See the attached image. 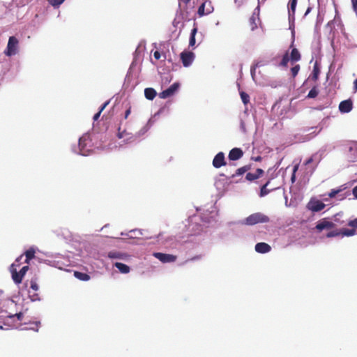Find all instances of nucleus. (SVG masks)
<instances>
[{"label": "nucleus", "instance_id": "1", "mask_svg": "<svg viewBox=\"0 0 357 357\" xmlns=\"http://www.w3.org/2000/svg\"><path fill=\"white\" fill-rule=\"evenodd\" d=\"M270 220L269 218L262 213L257 212L250 215L244 220L248 225H254L258 223H266Z\"/></svg>", "mask_w": 357, "mask_h": 357}, {"label": "nucleus", "instance_id": "2", "mask_svg": "<svg viewBox=\"0 0 357 357\" xmlns=\"http://www.w3.org/2000/svg\"><path fill=\"white\" fill-rule=\"evenodd\" d=\"M19 264H16L15 263L13 264L10 267V272L12 274V279L15 282V284H19L22 282L24 276L25 275L26 271L29 270L28 266H23L21 270L17 272L15 266H18Z\"/></svg>", "mask_w": 357, "mask_h": 357}, {"label": "nucleus", "instance_id": "3", "mask_svg": "<svg viewBox=\"0 0 357 357\" xmlns=\"http://www.w3.org/2000/svg\"><path fill=\"white\" fill-rule=\"evenodd\" d=\"M13 305V303L9 302H2L0 301V317L1 318H13L17 317V320L21 321L23 317V314L22 312L13 314L11 312H8L6 310L3 308H7L8 305Z\"/></svg>", "mask_w": 357, "mask_h": 357}, {"label": "nucleus", "instance_id": "4", "mask_svg": "<svg viewBox=\"0 0 357 357\" xmlns=\"http://www.w3.org/2000/svg\"><path fill=\"white\" fill-rule=\"evenodd\" d=\"M19 41L15 36H10L8 39L6 50L4 51V54L10 56L15 55L17 52Z\"/></svg>", "mask_w": 357, "mask_h": 357}, {"label": "nucleus", "instance_id": "5", "mask_svg": "<svg viewBox=\"0 0 357 357\" xmlns=\"http://www.w3.org/2000/svg\"><path fill=\"white\" fill-rule=\"evenodd\" d=\"M213 11V6L211 1L204 0L202 5L199 7L197 13L199 17L208 15Z\"/></svg>", "mask_w": 357, "mask_h": 357}, {"label": "nucleus", "instance_id": "6", "mask_svg": "<svg viewBox=\"0 0 357 357\" xmlns=\"http://www.w3.org/2000/svg\"><path fill=\"white\" fill-rule=\"evenodd\" d=\"M195 57V54L190 51H183L180 54V58L184 67L190 66L192 63Z\"/></svg>", "mask_w": 357, "mask_h": 357}, {"label": "nucleus", "instance_id": "7", "mask_svg": "<svg viewBox=\"0 0 357 357\" xmlns=\"http://www.w3.org/2000/svg\"><path fill=\"white\" fill-rule=\"evenodd\" d=\"M153 256L162 263L174 262L176 260V256L162 252H154Z\"/></svg>", "mask_w": 357, "mask_h": 357}, {"label": "nucleus", "instance_id": "8", "mask_svg": "<svg viewBox=\"0 0 357 357\" xmlns=\"http://www.w3.org/2000/svg\"><path fill=\"white\" fill-rule=\"evenodd\" d=\"M213 166L215 168H220L221 167L225 166L227 165L225 154L223 152H219L217 153L212 162Z\"/></svg>", "mask_w": 357, "mask_h": 357}, {"label": "nucleus", "instance_id": "9", "mask_svg": "<svg viewBox=\"0 0 357 357\" xmlns=\"http://www.w3.org/2000/svg\"><path fill=\"white\" fill-rule=\"evenodd\" d=\"M333 227H335V224L333 222L327 220L326 218L319 221L315 227L319 232H321L324 229H331Z\"/></svg>", "mask_w": 357, "mask_h": 357}, {"label": "nucleus", "instance_id": "10", "mask_svg": "<svg viewBox=\"0 0 357 357\" xmlns=\"http://www.w3.org/2000/svg\"><path fill=\"white\" fill-rule=\"evenodd\" d=\"M179 87L178 83H174L172 84L168 89L162 91L161 93H160L159 96L160 98H167L171 96H172L175 91H177V89Z\"/></svg>", "mask_w": 357, "mask_h": 357}, {"label": "nucleus", "instance_id": "11", "mask_svg": "<svg viewBox=\"0 0 357 357\" xmlns=\"http://www.w3.org/2000/svg\"><path fill=\"white\" fill-rule=\"evenodd\" d=\"M326 205L319 200H311L308 204L307 208L313 212H319L325 208Z\"/></svg>", "mask_w": 357, "mask_h": 357}, {"label": "nucleus", "instance_id": "12", "mask_svg": "<svg viewBox=\"0 0 357 357\" xmlns=\"http://www.w3.org/2000/svg\"><path fill=\"white\" fill-rule=\"evenodd\" d=\"M243 155V151L240 148H234L230 150L228 158L229 160L235 161L241 159Z\"/></svg>", "mask_w": 357, "mask_h": 357}, {"label": "nucleus", "instance_id": "13", "mask_svg": "<svg viewBox=\"0 0 357 357\" xmlns=\"http://www.w3.org/2000/svg\"><path fill=\"white\" fill-rule=\"evenodd\" d=\"M353 108L352 101L349 99L342 101L339 105V109L342 113H348Z\"/></svg>", "mask_w": 357, "mask_h": 357}, {"label": "nucleus", "instance_id": "14", "mask_svg": "<svg viewBox=\"0 0 357 357\" xmlns=\"http://www.w3.org/2000/svg\"><path fill=\"white\" fill-rule=\"evenodd\" d=\"M264 172L262 169L258 168L256 169L255 173L248 172L245 176V178L248 181H253L259 178H260Z\"/></svg>", "mask_w": 357, "mask_h": 357}, {"label": "nucleus", "instance_id": "15", "mask_svg": "<svg viewBox=\"0 0 357 357\" xmlns=\"http://www.w3.org/2000/svg\"><path fill=\"white\" fill-rule=\"evenodd\" d=\"M271 250V247L266 243H258L255 245V250L259 253H267Z\"/></svg>", "mask_w": 357, "mask_h": 357}, {"label": "nucleus", "instance_id": "16", "mask_svg": "<svg viewBox=\"0 0 357 357\" xmlns=\"http://www.w3.org/2000/svg\"><path fill=\"white\" fill-rule=\"evenodd\" d=\"M290 60L291 63L301 60V56L299 51L296 48H293L290 54Z\"/></svg>", "mask_w": 357, "mask_h": 357}, {"label": "nucleus", "instance_id": "17", "mask_svg": "<svg viewBox=\"0 0 357 357\" xmlns=\"http://www.w3.org/2000/svg\"><path fill=\"white\" fill-rule=\"evenodd\" d=\"M250 169H251V165H244V166L237 169L235 174H234L231 176V178H234L236 176H241V175L245 174V172H247L248 171H249Z\"/></svg>", "mask_w": 357, "mask_h": 357}, {"label": "nucleus", "instance_id": "18", "mask_svg": "<svg viewBox=\"0 0 357 357\" xmlns=\"http://www.w3.org/2000/svg\"><path fill=\"white\" fill-rule=\"evenodd\" d=\"M156 91L153 88H146L144 90V96L146 99L152 100L156 96Z\"/></svg>", "mask_w": 357, "mask_h": 357}, {"label": "nucleus", "instance_id": "19", "mask_svg": "<svg viewBox=\"0 0 357 357\" xmlns=\"http://www.w3.org/2000/svg\"><path fill=\"white\" fill-rule=\"evenodd\" d=\"M198 29L197 25L195 24L194 27L191 31L190 37L189 40V45L193 47L195 45V35L197 33Z\"/></svg>", "mask_w": 357, "mask_h": 357}, {"label": "nucleus", "instance_id": "20", "mask_svg": "<svg viewBox=\"0 0 357 357\" xmlns=\"http://www.w3.org/2000/svg\"><path fill=\"white\" fill-rule=\"evenodd\" d=\"M114 266L119 269V271L122 273H128L130 272V267L126 264H124L121 262H116Z\"/></svg>", "mask_w": 357, "mask_h": 357}, {"label": "nucleus", "instance_id": "21", "mask_svg": "<svg viewBox=\"0 0 357 357\" xmlns=\"http://www.w3.org/2000/svg\"><path fill=\"white\" fill-rule=\"evenodd\" d=\"M270 182H271V181L268 180L264 185H263L261 187L260 192H259V196L261 197H263L267 195L271 190H273L274 189V188H273V189L269 190L267 188Z\"/></svg>", "mask_w": 357, "mask_h": 357}, {"label": "nucleus", "instance_id": "22", "mask_svg": "<svg viewBox=\"0 0 357 357\" xmlns=\"http://www.w3.org/2000/svg\"><path fill=\"white\" fill-rule=\"evenodd\" d=\"M74 276L79 280L88 281L90 280V276L87 273H82L79 271L74 272Z\"/></svg>", "mask_w": 357, "mask_h": 357}, {"label": "nucleus", "instance_id": "23", "mask_svg": "<svg viewBox=\"0 0 357 357\" xmlns=\"http://www.w3.org/2000/svg\"><path fill=\"white\" fill-rule=\"evenodd\" d=\"M320 73V69L318 66L317 62H316L314 65L312 73L311 75V78L314 81H317L319 78V75Z\"/></svg>", "mask_w": 357, "mask_h": 357}, {"label": "nucleus", "instance_id": "24", "mask_svg": "<svg viewBox=\"0 0 357 357\" xmlns=\"http://www.w3.org/2000/svg\"><path fill=\"white\" fill-rule=\"evenodd\" d=\"M35 250L34 248H29V250H27L25 252H24V255H25V257H26V259H25V262L26 263H29V261L31 259H32L33 258H34L35 257Z\"/></svg>", "mask_w": 357, "mask_h": 357}, {"label": "nucleus", "instance_id": "25", "mask_svg": "<svg viewBox=\"0 0 357 357\" xmlns=\"http://www.w3.org/2000/svg\"><path fill=\"white\" fill-rule=\"evenodd\" d=\"M297 0H289V15L294 16L295 15Z\"/></svg>", "mask_w": 357, "mask_h": 357}, {"label": "nucleus", "instance_id": "26", "mask_svg": "<svg viewBox=\"0 0 357 357\" xmlns=\"http://www.w3.org/2000/svg\"><path fill=\"white\" fill-rule=\"evenodd\" d=\"M356 229H342L340 230V234L342 236H352L356 234Z\"/></svg>", "mask_w": 357, "mask_h": 357}, {"label": "nucleus", "instance_id": "27", "mask_svg": "<svg viewBox=\"0 0 357 357\" xmlns=\"http://www.w3.org/2000/svg\"><path fill=\"white\" fill-rule=\"evenodd\" d=\"M290 60L289 53L287 52L282 56L280 66L282 67H287L288 62Z\"/></svg>", "mask_w": 357, "mask_h": 357}, {"label": "nucleus", "instance_id": "28", "mask_svg": "<svg viewBox=\"0 0 357 357\" xmlns=\"http://www.w3.org/2000/svg\"><path fill=\"white\" fill-rule=\"evenodd\" d=\"M318 93H319V91H318L317 86H314L309 91L307 97L309 98H314L317 96Z\"/></svg>", "mask_w": 357, "mask_h": 357}, {"label": "nucleus", "instance_id": "29", "mask_svg": "<svg viewBox=\"0 0 357 357\" xmlns=\"http://www.w3.org/2000/svg\"><path fill=\"white\" fill-rule=\"evenodd\" d=\"M123 255V254L118 252H109L108 253V257L112 259H122Z\"/></svg>", "mask_w": 357, "mask_h": 357}, {"label": "nucleus", "instance_id": "30", "mask_svg": "<svg viewBox=\"0 0 357 357\" xmlns=\"http://www.w3.org/2000/svg\"><path fill=\"white\" fill-rule=\"evenodd\" d=\"M241 95V98L242 100V102L245 104V105H247L249 101H250V96L248 93H246L245 92H241L240 93Z\"/></svg>", "mask_w": 357, "mask_h": 357}, {"label": "nucleus", "instance_id": "31", "mask_svg": "<svg viewBox=\"0 0 357 357\" xmlns=\"http://www.w3.org/2000/svg\"><path fill=\"white\" fill-rule=\"evenodd\" d=\"M146 129L145 128H144L143 129H142L138 133L137 135H132L128 138H126L127 140H135L137 137H139L140 136H142V135H144L146 132Z\"/></svg>", "mask_w": 357, "mask_h": 357}, {"label": "nucleus", "instance_id": "32", "mask_svg": "<svg viewBox=\"0 0 357 357\" xmlns=\"http://www.w3.org/2000/svg\"><path fill=\"white\" fill-rule=\"evenodd\" d=\"M300 70V66L298 64L294 66L291 68V73L293 77H295Z\"/></svg>", "mask_w": 357, "mask_h": 357}, {"label": "nucleus", "instance_id": "33", "mask_svg": "<svg viewBox=\"0 0 357 357\" xmlns=\"http://www.w3.org/2000/svg\"><path fill=\"white\" fill-rule=\"evenodd\" d=\"M65 0H48L50 4L53 6H59L61 5Z\"/></svg>", "mask_w": 357, "mask_h": 357}, {"label": "nucleus", "instance_id": "34", "mask_svg": "<svg viewBox=\"0 0 357 357\" xmlns=\"http://www.w3.org/2000/svg\"><path fill=\"white\" fill-rule=\"evenodd\" d=\"M341 191H342L341 189H337V190L333 189L328 193V196H329L330 198H333V197H335L336 196V195H337Z\"/></svg>", "mask_w": 357, "mask_h": 357}, {"label": "nucleus", "instance_id": "35", "mask_svg": "<svg viewBox=\"0 0 357 357\" xmlns=\"http://www.w3.org/2000/svg\"><path fill=\"white\" fill-rule=\"evenodd\" d=\"M339 235H341L340 231H332L328 232L326 234V237L331 238V237L337 236Z\"/></svg>", "mask_w": 357, "mask_h": 357}, {"label": "nucleus", "instance_id": "36", "mask_svg": "<svg viewBox=\"0 0 357 357\" xmlns=\"http://www.w3.org/2000/svg\"><path fill=\"white\" fill-rule=\"evenodd\" d=\"M347 225L351 227L353 229H357V218L349 221Z\"/></svg>", "mask_w": 357, "mask_h": 357}, {"label": "nucleus", "instance_id": "37", "mask_svg": "<svg viewBox=\"0 0 357 357\" xmlns=\"http://www.w3.org/2000/svg\"><path fill=\"white\" fill-rule=\"evenodd\" d=\"M127 135H129V134L127 133V132L126 130H123V132H121L120 129H119V132H118V137L119 138H123V137H127Z\"/></svg>", "mask_w": 357, "mask_h": 357}, {"label": "nucleus", "instance_id": "38", "mask_svg": "<svg viewBox=\"0 0 357 357\" xmlns=\"http://www.w3.org/2000/svg\"><path fill=\"white\" fill-rule=\"evenodd\" d=\"M31 288L34 291L38 290V285L36 281H34V280L31 281Z\"/></svg>", "mask_w": 357, "mask_h": 357}, {"label": "nucleus", "instance_id": "39", "mask_svg": "<svg viewBox=\"0 0 357 357\" xmlns=\"http://www.w3.org/2000/svg\"><path fill=\"white\" fill-rule=\"evenodd\" d=\"M109 100L106 101L100 108L98 112L101 114V112L105 109V107L109 105Z\"/></svg>", "mask_w": 357, "mask_h": 357}, {"label": "nucleus", "instance_id": "40", "mask_svg": "<svg viewBox=\"0 0 357 357\" xmlns=\"http://www.w3.org/2000/svg\"><path fill=\"white\" fill-rule=\"evenodd\" d=\"M153 56L154 58L156 59V60H159L161 57V54L160 53L158 52V51H155L154 53H153Z\"/></svg>", "mask_w": 357, "mask_h": 357}, {"label": "nucleus", "instance_id": "41", "mask_svg": "<svg viewBox=\"0 0 357 357\" xmlns=\"http://www.w3.org/2000/svg\"><path fill=\"white\" fill-rule=\"evenodd\" d=\"M351 1L354 10L357 12V0H352Z\"/></svg>", "mask_w": 357, "mask_h": 357}, {"label": "nucleus", "instance_id": "42", "mask_svg": "<svg viewBox=\"0 0 357 357\" xmlns=\"http://www.w3.org/2000/svg\"><path fill=\"white\" fill-rule=\"evenodd\" d=\"M352 193L356 199H357V185L355 186L352 190Z\"/></svg>", "mask_w": 357, "mask_h": 357}, {"label": "nucleus", "instance_id": "43", "mask_svg": "<svg viewBox=\"0 0 357 357\" xmlns=\"http://www.w3.org/2000/svg\"><path fill=\"white\" fill-rule=\"evenodd\" d=\"M130 112H131V109L130 108H128L126 112H125V119H127L128 117V116L130 114Z\"/></svg>", "mask_w": 357, "mask_h": 357}, {"label": "nucleus", "instance_id": "44", "mask_svg": "<svg viewBox=\"0 0 357 357\" xmlns=\"http://www.w3.org/2000/svg\"><path fill=\"white\" fill-rule=\"evenodd\" d=\"M191 0H179L180 4L182 3L185 6H187Z\"/></svg>", "mask_w": 357, "mask_h": 357}, {"label": "nucleus", "instance_id": "45", "mask_svg": "<svg viewBox=\"0 0 357 357\" xmlns=\"http://www.w3.org/2000/svg\"><path fill=\"white\" fill-rule=\"evenodd\" d=\"M100 116V112L96 113V114L93 116V120H94V121H97V120L99 119Z\"/></svg>", "mask_w": 357, "mask_h": 357}, {"label": "nucleus", "instance_id": "46", "mask_svg": "<svg viewBox=\"0 0 357 357\" xmlns=\"http://www.w3.org/2000/svg\"><path fill=\"white\" fill-rule=\"evenodd\" d=\"M312 161H313V158L311 157L305 161V165H307L311 163Z\"/></svg>", "mask_w": 357, "mask_h": 357}, {"label": "nucleus", "instance_id": "47", "mask_svg": "<svg viewBox=\"0 0 357 357\" xmlns=\"http://www.w3.org/2000/svg\"><path fill=\"white\" fill-rule=\"evenodd\" d=\"M354 89L355 91H357V79L354 82Z\"/></svg>", "mask_w": 357, "mask_h": 357}, {"label": "nucleus", "instance_id": "48", "mask_svg": "<svg viewBox=\"0 0 357 357\" xmlns=\"http://www.w3.org/2000/svg\"><path fill=\"white\" fill-rule=\"evenodd\" d=\"M295 179H296V174L293 173L291 175V178L292 183H294L295 181Z\"/></svg>", "mask_w": 357, "mask_h": 357}, {"label": "nucleus", "instance_id": "49", "mask_svg": "<svg viewBox=\"0 0 357 357\" xmlns=\"http://www.w3.org/2000/svg\"><path fill=\"white\" fill-rule=\"evenodd\" d=\"M22 257H23V255L20 256V257L16 259L15 263H17V262H20V260L22 259Z\"/></svg>", "mask_w": 357, "mask_h": 357}, {"label": "nucleus", "instance_id": "50", "mask_svg": "<svg viewBox=\"0 0 357 357\" xmlns=\"http://www.w3.org/2000/svg\"><path fill=\"white\" fill-rule=\"evenodd\" d=\"M311 10V8L310 7H308L305 13V15H307Z\"/></svg>", "mask_w": 357, "mask_h": 357}, {"label": "nucleus", "instance_id": "51", "mask_svg": "<svg viewBox=\"0 0 357 357\" xmlns=\"http://www.w3.org/2000/svg\"><path fill=\"white\" fill-rule=\"evenodd\" d=\"M298 167V165L294 166V169H293V173L296 174V172L297 171Z\"/></svg>", "mask_w": 357, "mask_h": 357}, {"label": "nucleus", "instance_id": "52", "mask_svg": "<svg viewBox=\"0 0 357 357\" xmlns=\"http://www.w3.org/2000/svg\"><path fill=\"white\" fill-rule=\"evenodd\" d=\"M260 158H261L260 157H258L256 160H260Z\"/></svg>", "mask_w": 357, "mask_h": 357}, {"label": "nucleus", "instance_id": "53", "mask_svg": "<svg viewBox=\"0 0 357 357\" xmlns=\"http://www.w3.org/2000/svg\"><path fill=\"white\" fill-rule=\"evenodd\" d=\"M198 258H199V257H194L192 259H198Z\"/></svg>", "mask_w": 357, "mask_h": 357}]
</instances>
